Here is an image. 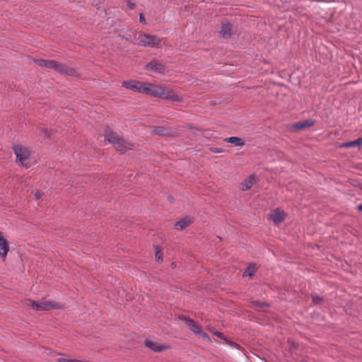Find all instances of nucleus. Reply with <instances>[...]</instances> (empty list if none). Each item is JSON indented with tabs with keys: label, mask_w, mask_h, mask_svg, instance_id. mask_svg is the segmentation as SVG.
<instances>
[{
	"label": "nucleus",
	"mask_w": 362,
	"mask_h": 362,
	"mask_svg": "<svg viewBox=\"0 0 362 362\" xmlns=\"http://www.w3.org/2000/svg\"><path fill=\"white\" fill-rule=\"evenodd\" d=\"M233 33L232 25L229 23H222L220 34L224 38H229Z\"/></svg>",
	"instance_id": "2eb2a0df"
},
{
	"label": "nucleus",
	"mask_w": 362,
	"mask_h": 362,
	"mask_svg": "<svg viewBox=\"0 0 362 362\" xmlns=\"http://www.w3.org/2000/svg\"><path fill=\"white\" fill-rule=\"evenodd\" d=\"M9 251V244L4 238V233L0 231V257L5 261Z\"/></svg>",
	"instance_id": "1a4fd4ad"
},
{
	"label": "nucleus",
	"mask_w": 362,
	"mask_h": 362,
	"mask_svg": "<svg viewBox=\"0 0 362 362\" xmlns=\"http://www.w3.org/2000/svg\"><path fill=\"white\" fill-rule=\"evenodd\" d=\"M105 139L114 145L121 139L119 135L110 129H107L105 133Z\"/></svg>",
	"instance_id": "f3484780"
},
{
	"label": "nucleus",
	"mask_w": 362,
	"mask_h": 362,
	"mask_svg": "<svg viewBox=\"0 0 362 362\" xmlns=\"http://www.w3.org/2000/svg\"><path fill=\"white\" fill-rule=\"evenodd\" d=\"M146 69L158 74H164L166 71L165 65L158 60H152L146 65Z\"/></svg>",
	"instance_id": "0eeeda50"
},
{
	"label": "nucleus",
	"mask_w": 362,
	"mask_h": 362,
	"mask_svg": "<svg viewBox=\"0 0 362 362\" xmlns=\"http://www.w3.org/2000/svg\"><path fill=\"white\" fill-rule=\"evenodd\" d=\"M141 93L165 100H169L173 102H183L182 96L177 95L170 87L163 85L144 83L143 85V89L141 90Z\"/></svg>",
	"instance_id": "f257e3e1"
},
{
	"label": "nucleus",
	"mask_w": 362,
	"mask_h": 362,
	"mask_svg": "<svg viewBox=\"0 0 362 362\" xmlns=\"http://www.w3.org/2000/svg\"><path fill=\"white\" fill-rule=\"evenodd\" d=\"M34 62L41 67L54 69L60 74L73 76L76 75V71L74 68L68 67L66 65L55 60L37 59H35Z\"/></svg>",
	"instance_id": "f03ea898"
},
{
	"label": "nucleus",
	"mask_w": 362,
	"mask_h": 362,
	"mask_svg": "<svg viewBox=\"0 0 362 362\" xmlns=\"http://www.w3.org/2000/svg\"><path fill=\"white\" fill-rule=\"evenodd\" d=\"M286 214L280 209L272 211L269 215V218L272 220L275 225H279L285 219Z\"/></svg>",
	"instance_id": "6e6552de"
},
{
	"label": "nucleus",
	"mask_w": 362,
	"mask_h": 362,
	"mask_svg": "<svg viewBox=\"0 0 362 362\" xmlns=\"http://www.w3.org/2000/svg\"><path fill=\"white\" fill-rule=\"evenodd\" d=\"M208 329L212 332L214 335H216V337L221 338V339H224V337H223V334L222 333H221L220 332L217 331L216 329H214V327H209Z\"/></svg>",
	"instance_id": "b1692460"
},
{
	"label": "nucleus",
	"mask_w": 362,
	"mask_h": 362,
	"mask_svg": "<svg viewBox=\"0 0 362 362\" xmlns=\"http://www.w3.org/2000/svg\"><path fill=\"white\" fill-rule=\"evenodd\" d=\"M139 20H140L141 23H146V20H145L144 14L140 13V15H139Z\"/></svg>",
	"instance_id": "2f4dec72"
},
{
	"label": "nucleus",
	"mask_w": 362,
	"mask_h": 362,
	"mask_svg": "<svg viewBox=\"0 0 362 362\" xmlns=\"http://www.w3.org/2000/svg\"><path fill=\"white\" fill-rule=\"evenodd\" d=\"M42 136L43 138H49L52 136V132L48 129L45 127H41L39 129Z\"/></svg>",
	"instance_id": "4be33fe9"
},
{
	"label": "nucleus",
	"mask_w": 362,
	"mask_h": 362,
	"mask_svg": "<svg viewBox=\"0 0 362 362\" xmlns=\"http://www.w3.org/2000/svg\"><path fill=\"white\" fill-rule=\"evenodd\" d=\"M27 305L38 311H47L53 309H64V305L59 303L47 299H41L38 301L28 300Z\"/></svg>",
	"instance_id": "20e7f679"
},
{
	"label": "nucleus",
	"mask_w": 362,
	"mask_h": 362,
	"mask_svg": "<svg viewBox=\"0 0 362 362\" xmlns=\"http://www.w3.org/2000/svg\"><path fill=\"white\" fill-rule=\"evenodd\" d=\"M16 156V163L25 169L30 167L31 150L30 148L21 144L14 145L13 147Z\"/></svg>",
	"instance_id": "7ed1b4c3"
},
{
	"label": "nucleus",
	"mask_w": 362,
	"mask_h": 362,
	"mask_svg": "<svg viewBox=\"0 0 362 362\" xmlns=\"http://www.w3.org/2000/svg\"><path fill=\"white\" fill-rule=\"evenodd\" d=\"M226 142L234 144L236 146H243L245 145L244 141L242 139L238 136H230L224 139Z\"/></svg>",
	"instance_id": "6ab92c4d"
},
{
	"label": "nucleus",
	"mask_w": 362,
	"mask_h": 362,
	"mask_svg": "<svg viewBox=\"0 0 362 362\" xmlns=\"http://www.w3.org/2000/svg\"><path fill=\"white\" fill-rule=\"evenodd\" d=\"M197 335H199L200 337H202V339L207 341H211L210 337L202 331H201L200 333H199Z\"/></svg>",
	"instance_id": "cd10ccee"
},
{
	"label": "nucleus",
	"mask_w": 362,
	"mask_h": 362,
	"mask_svg": "<svg viewBox=\"0 0 362 362\" xmlns=\"http://www.w3.org/2000/svg\"><path fill=\"white\" fill-rule=\"evenodd\" d=\"M361 146V144L359 141V139H357L356 140H354V141H349V142H346V143H344V144H342L341 145V147H343V148H351V147H353V146Z\"/></svg>",
	"instance_id": "412c9836"
},
{
	"label": "nucleus",
	"mask_w": 362,
	"mask_h": 362,
	"mask_svg": "<svg viewBox=\"0 0 362 362\" xmlns=\"http://www.w3.org/2000/svg\"><path fill=\"white\" fill-rule=\"evenodd\" d=\"M151 133L153 134L164 136H173L175 135L173 130L165 128L164 127L153 126L151 127Z\"/></svg>",
	"instance_id": "9d476101"
},
{
	"label": "nucleus",
	"mask_w": 362,
	"mask_h": 362,
	"mask_svg": "<svg viewBox=\"0 0 362 362\" xmlns=\"http://www.w3.org/2000/svg\"><path fill=\"white\" fill-rule=\"evenodd\" d=\"M114 146L116 150L121 153H124L127 150H130L134 147L132 144L127 142L122 139H120Z\"/></svg>",
	"instance_id": "f8f14e48"
},
{
	"label": "nucleus",
	"mask_w": 362,
	"mask_h": 362,
	"mask_svg": "<svg viewBox=\"0 0 362 362\" xmlns=\"http://www.w3.org/2000/svg\"><path fill=\"white\" fill-rule=\"evenodd\" d=\"M57 362H82L78 360L66 359L64 358H59L57 359Z\"/></svg>",
	"instance_id": "bb28decb"
},
{
	"label": "nucleus",
	"mask_w": 362,
	"mask_h": 362,
	"mask_svg": "<svg viewBox=\"0 0 362 362\" xmlns=\"http://www.w3.org/2000/svg\"><path fill=\"white\" fill-rule=\"evenodd\" d=\"M127 6L130 9H134L135 7V4L130 0L127 1Z\"/></svg>",
	"instance_id": "c756f323"
},
{
	"label": "nucleus",
	"mask_w": 362,
	"mask_h": 362,
	"mask_svg": "<svg viewBox=\"0 0 362 362\" xmlns=\"http://www.w3.org/2000/svg\"><path fill=\"white\" fill-rule=\"evenodd\" d=\"M144 344L148 348L156 352H160L168 349L166 346L160 344L156 341L149 339L146 340Z\"/></svg>",
	"instance_id": "ddd939ff"
},
{
	"label": "nucleus",
	"mask_w": 362,
	"mask_h": 362,
	"mask_svg": "<svg viewBox=\"0 0 362 362\" xmlns=\"http://www.w3.org/2000/svg\"><path fill=\"white\" fill-rule=\"evenodd\" d=\"M358 139H359V141H360V142H361V145H362V136H361V137H360V138H358Z\"/></svg>",
	"instance_id": "72a5a7b5"
},
{
	"label": "nucleus",
	"mask_w": 362,
	"mask_h": 362,
	"mask_svg": "<svg viewBox=\"0 0 362 362\" xmlns=\"http://www.w3.org/2000/svg\"><path fill=\"white\" fill-rule=\"evenodd\" d=\"M313 122L310 119H307L303 122H298L293 124V128L296 130L304 129L307 127H311L313 125Z\"/></svg>",
	"instance_id": "a211bd4d"
},
{
	"label": "nucleus",
	"mask_w": 362,
	"mask_h": 362,
	"mask_svg": "<svg viewBox=\"0 0 362 362\" xmlns=\"http://www.w3.org/2000/svg\"><path fill=\"white\" fill-rule=\"evenodd\" d=\"M257 271V267L255 264H250L245 269L243 276H252Z\"/></svg>",
	"instance_id": "aec40b11"
},
{
	"label": "nucleus",
	"mask_w": 362,
	"mask_h": 362,
	"mask_svg": "<svg viewBox=\"0 0 362 362\" xmlns=\"http://www.w3.org/2000/svg\"><path fill=\"white\" fill-rule=\"evenodd\" d=\"M193 222L192 219L186 216L176 222L175 227L177 230H182L189 226Z\"/></svg>",
	"instance_id": "dca6fc26"
},
{
	"label": "nucleus",
	"mask_w": 362,
	"mask_h": 362,
	"mask_svg": "<svg viewBox=\"0 0 362 362\" xmlns=\"http://www.w3.org/2000/svg\"><path fill=\"white\" fill-rule=\"evenodd\" d=\"M182 320L185 321L187 326L190 329L192 332H193L195 334H198L200 333L201 327L199 325H197L193 320L189 319L187 317H182Z\"/></svg>",
	"instance_id": "4468645a"
},
{
	"label": "nucleus",
	"mask_w": 362,
	"mask_h": 362,
	"mask_svg": "<svg viewBox=\"0 0 362 362\" xmlns=\"http://www.w3.org/2000/svg\"><path fill=\"white\" fill-rule=\"evenodd\" d=\"M357 209L360 211H362V204H359L357 206Z\"/></svg>",
	"instance_id": "473e14b6"
},
{
	"label": "nucleus",
	"mask_w": 362,
	"mask_h": 362,
	"mask_svg": "<svg viewBox=\"0 0 362 362\" xmlns=\"http://www.w3.org/2000/svg\"><path fill=\"white\" fill-rule=\"evenodd\" d=\"M209 151L214 153H220L224 152V149L221 148L211 147Z\"/></svg>",
	"instance_id": "a878e982"
},
{
	"label": "nucleus",
	"mask_w": 362,
	"mask_h": 362,
	"mask_svg": "<svg viewBox=\"0 0 362 362\" xmlns=\"http://www.w3.org/2000/svg\"><path fill=\"white\" fill-rule=\"evenodd\" d=\"M144 83L136 80H127L122 82V86L127 89L141 93Z\"/></svg>",
	"instance_id": "423d86ee"
},
{
	"label": "nucleus",
	"mask_w": 362,
	"mask_h": 362,
	"mask_svg": "<svg viewBox=\"0 0 362 362\" xmlns=\"http://www.w3.org/2000/svg\"><path fill=\"white\" fill-rule=\"evenodd\" d=\"M256 182H257V177H256L255 175L252 174L240 183V189L243 191L248 190L254 185V184Z\"/></svg>",
	"instance_id": "9b49d317"
},
{
	"label": "nucleus",
	"mask_w": 362,
	"mask_h": 362,
	"mask_svg": "<svg viewBox=\"0 0 362 362\" xmlns=\"http://www.w3.org/2000/svg\"><path fill=\"white\" fill-rule=\"evenodd\" d=\"M34 195H35V198L36 199H40L42 197V193L40 192V191H37V192H35Z\"/></svg>",
	"instance_id": "7c9ffc66"
},
{
	"label": "nucleus",
	"mask_w": 362,
	"mask_h": 362,
	"mask_svg": "<svg viewBox=\"0 0 362 362\" xmlns=\"http://www.w3.org/2000/svg\"><path fill=\"white\" fill-rule=\"evenodd\" d=\"M156 259L158 261H160V260L163 259V253H162V252L160 250H157L156 252Z\"/></svg>",
	"instance_id": "c85d7f7f"
},
{
	"label": "nucleus",
	"mask_w": 362,
	"mask_h": 362,
	"mask_svg": "<svg viewBox=\"0 0 362 362\" xmlns=\"http://www.w3.org/2000/svg\"><path fill=\"white\" fill-rule=\"evenodd\" d=\"M313 301L315 304H319L322 301V298L318 295H313L312 296Z\"/></svg>",
	"instance_id": "393cba45"
},
{
	"label": "nucleus",
	"mask_w": 362,
	"mask_h": 362,
	"mask_svg": "<svg viewBox=\"0 0 362 362\" xmlns=\"http://www.w3.org/2000/svg\"><path fill=\"white\" fill-rule=\"evenodd\" d=\"M254 308L257 310H264V308H268V304L266 303H261L259 302H255L253 303Z\"/></svg>",
	"instance_id": "5701e85b"
},
{
	"label": "nucleus",
	"mask_w": 362,
	"mask_h": 362,
	"mask_svg": "<svg viewBox=\"0 0 362 362\" xmlns=\"http://www.w3.org/2000/svg\"><path fill=\"white\" fill-rule=\"evenodd\" d=\"M136 43L144 47H159L160 39L156 35L139 34L136 37Z\"/></svg>",
	"instance_id": "39448f33"
}]
</instances>
